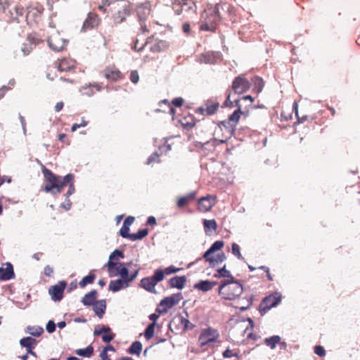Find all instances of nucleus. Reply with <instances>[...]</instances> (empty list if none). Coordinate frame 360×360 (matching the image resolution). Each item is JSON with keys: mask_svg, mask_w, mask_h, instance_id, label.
<instances>
[{"mask_svg": "<svg viewBox=\"0 0 360 360\" xmlns=\"http://www.w3.org/2000/svg\"><path fill=\"white\" fill-rule=\"evenodd\" d=\"M65 84H72V81L69 79H64V78H60V83L58 84V87L60 89H65Z\"/></svg>", "mask_w": 360, "mask_h": 360, "instance_id": "obj_58", "label": "nucleus"}, {"mask_svg": "<svg viewBox=\"0 0 360 360\" xmlns=\"http://www.w3.org/2000/svg\"><path fill=\"white\" fill-rule=\"evenodd\" d=\"M106 309V302L105 300H101L95 302L94 304V311L95 314L101 319Z\"/></svg>", "mask_w": 360, "mask_h": 360, "instance_id": "obj_31", "label": "nucleus"}, {"mask_svg": "<svg viewBox=\"0 0 360 360\" xmlns=\"http://www.w3.org/2000/svg\"><path fill=\"white\" fill-rule=\"evenodd\" d=\"M42 172L46 181L44 191L53 194L60 193L64 186H65L64 177L61 178L60 176H56L46 167L42 169Z\"/></svg>", "mask_w": 360, "mask_h": 360, "instance_id": "obj_2", "label": "nucleus"}, {"mask_svg": "<svg viewBox=\"0 0 360 360\" xmlns=\"http://www.w3.org/2000/svg\"><path fill=\"white\" fill-rule=\"evenodd\" d=\"M104 267L108 268L110 277L120 276L122 278H125L129 276V270L124 266L123 263L108 261L104 265Z\"/></svg>", "mask_w": 360, "mask_h": 360, "instance_id": "obj_9", "label": "nucleus"}, {"mask_svg": "<svg viewBox=\"0 0 360 360\" xmlns=\"http://www.w3.org/2000/svg\"><path fill=\"white\" fill-rule=\"evenodd\" d=\"M180 270V268H176L174 266H168L163 270L159 269V281L163 280L165 275H170L172 274L176 273Z\"/></svg>", "mask_w": 360, "mask_h": 360, "instance_id": "obj_37", "label": "nucleus"}, {"mask_svg": "<svg viewBox=\"0 0 360 360\" xmlns=\"http://www.w3.org/2000/svg\"><path fill=\"white\" fill-rule=\"evenodd\" d=\"M101 19L98 15L94 12H90L83 23L82 31L86 32L87 30L97 27L101 24Z\"/></svg>", "mask_w": 360, "mask_h": 360, "instance_id": "obj_17", "label": "nucleus"}, {"mask_svg": "<svg viewBox=\"0 0 360 360\" xmlns=\"http://www.w3.org/2000/svg\"><path fill=\"white\" fill-rule=\"evenodd\" d=\"M27 332L33 336H40L44 333L41 327L29 326L27 328Z\"/></svg>", "mask_w": 360, "mask_h": 360, "instance_id": "obj_47", "label": "nucleus"}, {"mask_svg": "<svg viewBox=\"0 0 360 360\" xmlns=\"http://www.w3.org/2000/svg\"><path fill=\"white\" fill-rule=\"evenodd\" d=\"M134 220L135 218L134 217L129 216L124 219L123 224L130 226L134 223Z\"/></svg>", "mask_w": 360, "mask_h": 360, "instance_id": "obj_61", "label": "nucleus"}, {"mask_svg": "<svg viewBox=\"0 0 360 360\" xmlns=\"http://www.w3.org/2000/svg\"><path fill=\"white\" fill-rule=\"evenodd\" d=\"M120 233L122 237L129 239L131 234L129 233V226L122 224V228L120 230Z\"/></svg>", "mask_w": 360, "mask_h": 360, "instance_id": "obj_51", "label": "nucleus"}, {"mask_svg": "<svg viewBox=\"0 0 360 360\" xmlns=\"http://www.w3.org/2000/svg\"><path fill=\"white\" fill-rule=\"evenodd\" d=\"M12 15H13V18L17 20L18 17L22 16L24 13V8L20 6H16L14 8V11H11Z\"/></svg>", "mask_w": 360, "mask_h": 360, "instance_id": "obj_49", "label": "nucleus"}, {"mask_svg": "<svg viewBox=\"0 0 360 360\" xmlns=\"http://www.w3.org/2000/svg\"><path fill=\"white\" fill-rule=\"evenodd\" d=\"M124 257V255L122 251L115 250L110 254L108 261H111L112 262H119L118 260Z\"/></svg>", "mask_w": 360, "mask_h": 360, "instance_id": "obj_45", "label": "nucleus"}, {"mask_svg": "<svg viewBox=\"0 0 360 360\" xmlns=\"http://www.w3.org/2000/svg\"><path fill=\"white\" fill-rule=\"evenodd\" d=\"M282 299L281 292H275L266 297L262 301L259 305V311L262 314L266 313L270 309L278 305Z\"/></svg>", "mask_w": 360, "mask_h": 360, "instance_id": "obj_8", "label": "nucleus"}, {"mask_svg": "<svg viewBox=\"0 0 360 360\" xmlns=\"http://www.w3.org/2000/svg\"><path fill=\"white\" fill-rule=\"evenodd\" d=\"M44 274L45 276L51 277L53 275V269L49 265H46L44 269Z\"/></svg>", "mask_w": 360, "mask_h": 360, "instance_id": "obj_57", "label": "nucleus"}, {"mask_svg": "<svg viewBox=\"0 0 360 360\" xmlns=\"http://www.w3.org/2000/svg\"><path fill=\"white\" fill-rule=\"evenodd\" d=\"M172 148V146H171V144H169V143H164L163 145H162L160 147H159V149L162 151V152H165V153L167 152H168L169 150H170Z\"/></svg>", "mask_w": 360, "mask_h": 360, "instance_id": "obj_62", "label": "nucleus"}, {"mask_svg": "<svg viewBox=\"0 0 360 360\" xmlns=\"http://www.w3.org/2000/svg\"><path fill=\"white\" fill-rule=\"evenodd\" d=\"M58 140L60 141H61L62 143L66 144V145H70V141L68 139L67 136L65 134H60L58 135Z\"/></svg>", "mask_w": 360, "mask_h": 360, "instance_id": "obj_59", "label": "nucleus"}, {"mask_svg": "<svg viewBox=\"0 0 360 360\" xmlns=\"http://www.w3.org/2000/svg\"><path fill=\"white\" fill-rule=\"evenodd\" d=\"M243 285L233 277L231 280H223L219 286V295L224 300H234L242 295Z\"/></svg>", "mask_w": 360, "mask_h": 360, "instance_id": "obj_1", "label": "nucleus"}, {"mask_svg": "<svg viewBox=\"0 0 360 360\" xmlns=\"http://www.w3.org/2000/svg\"><path fill=\"white\" fill-rule=\"evenodd\" d=\"M44 12L43 8L39 6L28 8L26 13V21L30 26L37 25L41 20V15Z\"/></svg>", "mask_w": 360, "mask_h": 360, "instance_id": "obj_13", "label": "nucleus"}, {"mask_svg": "<svg viewBox=\"0 0 360 360\" xmlns=\"http://www.w3.org/2000/svg\"><path fill=\"white\" fill-rule=\"evenodd\" d=\"M236 105H238V108L235 110L231 115H229L228 118V121H224L221 122L219 125V129H221V126H224V127H226V124H229L230 125V129H229V131L230 134H231L236 126L238 124L239 119L240 117V115L243 114L240 109V105L238 104V101H236Z\"/></svg>", "mask_w": 360, "mask_h": 360, "instance_id": "obj_15", "label": "nucleus"}, {"mask_svg": "<svg viewBox=\"0 0 360 360\" xmlns=\"http://www.w3.org/2000/svg\"><path fill=\"white\" fill-rule=\"evenodd\" d=\"M57 63L60 71H70L75 67V61L69 58L59 59Z\"/></svg>", "mask_w": 360, "mask_h": 360, "instance_id": "obj_26", "label": "nucleus"}, {"mask_svg": "<svg viewBox=\"0 0 360 360\" xmlns=\"http://www.w3.org/2000/svg\"><path fill=\"white\" fill-rule=\"evenodd\" d=\"M182 299L183 296L180 292L173 294L162 299L159 303V307H162L161 309H159V316L162 313H166L169 309L177 305Z\"/></svg>", "mask_w": 360, "mask_h": 360, "instance_id": "obj_10", "label": "nucleus"}, {"mask_svg": "<svg viewBox=\"0 0 360 360\" xmlns=\"http://www.w3.org/2000/svg\"><path fill=\"white\" fill-rule=\"evenodd\" d=\"M203 225L205 232H207L208 230L216 231L217 228V224L214 219H205Z\"/></svg>", "mask_w": 360, "mask_h": 360, "instance_id": "obj_43", "label": "nucleus"}, {"mask_svg": "<svg viewBox=\"0 0 360 360\" xmlns=\"http://www.w3.org/2000/svg\"><path fill=\"white\" fill-rule=\"evenodd\" d=\"M142 350V345L140 342L136 341L132 343L129 349V354H135L139 355Z\"/></svg>", "mask_w": 360, "mask_h": 360, "instance_id": "obj_44", "label": "nucleus"}, {"mask_svg": "<svg viewBox=\"0 0 360 360\" xmlns=\"http://www.w3.org/2000/svg\"><path fill=\"white\" fill-rule=\"evenodd\" d=\"M172 6L176 15H180L182 13L183 6H187L188 8L191 9L192 5H194L193 0H171Z\"/></svg>", "mask_w": 360, "mask_h": 360, "instance_id": "obj_23", "label": "nucleus"}, {"mask_svg": "<svg viewBox=\"0 0 360 360\" xmlns=\"http://www.w3.org/2000/svg\"><path fill=\"white\" fill-rule=\"evenodd\" d=\"M100 356L102 360H111L110 358L108 356L107 352H105L104 349L101 351Z\"/></svg>", "mask_w": 360, "mask_h": 360, "instance_id": "obj_64", "label": "nucleus"}, {"mask_svg": "<svg viewBox=\"0 0 360 360\" xmlns=\"http://www.w3.org/2000/svg\"><path fill=\"white\" fill-rule=\"evenodd\" d=\"M110 331H111V329L108 326H102V327L97 326L94 331V335L95 336H98L103 333L105 334V333H110Z\"/></svg>", "mask_w": 360, "mask_h": 360, "instance_id": "obj_48", "label": "nucleus"}, {"mask_svg": "<svg viewBox=\"0 0 360 360\" xmlns=\"http://www.w3.org/2000/svg\"><path fill=\"white\" fill-rule=\"evenodd\" d=\"M66 287L67 282L65 281H60L56 284L51 285L49 288V294L51 300L55 302L61 301Z\"/></svg>", "mask_w": 360, "mask_h": 360, "instance_id": "obj_12", "label": "nucleus"}, {"mask_svg": "<svg viewBox=\"0 0 360 360\" xmlns=\"http://www.w3.org/2000/svg\"><path fill=\"white\" fill-rule=\"evenodd\" d=\"M217 14L214 15V21H220L221 19H226L232 22L236 21V8L229 3H221L215 6Z\"/></svg>", "mask_w": 360, "mask_h": 360, "instance_id": "obj_6", "label": "nucleus"}, {"mask_svg": "<svg viewBox=\"0 0 360 360\" xmlns=\"http://www.w3.org/2000/svg\"><path fill=\"white\" fill-rule=\"evenodd\" d=\"M220 337L217 329L207 327L201 330L198 342L200 347L207 349L212 347L214 344L219 341Z\"/></svg>", "mask_w": 360, "mask_h": 360, "instance_id": "obj_4", "label": "nucleus"}, {"mask_svg": "<svg viewBox=\"0 0 360 360\" xmlns=\"http://www.w3.org/2000/svg\"><path fill=\"white\" fill-rule=\"evenodd\" d=\"M224 243L222 240L215 241L211 247L204 253L202 257L205 261L208 262L210 266L214 267L219 263H221L226 259V255L224 252L219 253L216 257H211V255L214 254L216 251L221 250L224 247Z\"/></svg>", "mask_w": 360, "mask_h": 360, "instance_id": "obj_5", "label": "nucleus"}, {"mask_svg": "<svg viewBox=\"0 0 360 360\" xmlns=\"http://www.w3.org/2000/svg\"><path fill=\"white\" fill-rule=\"evenodd\" d=\"M75 353L79 356L89 358L94 354V347L91 345H89L86 348L76 349Z\"/></svg>", "mask_w": 360, "mask_h": 360, "instance_id": "obj_38", "label": "nucleus"}, {"mask_svg": "<svg viewBox=\"0 0 360 360\" xmlns=\"http://www.w3.org/2000/svg\"><path fill=\"white\" fill-rule=\"evenodd\" d=\"M219 103L212 101H207L205 103V106L200 107L196 112L202 115H212L218 110Z\"/></svg>", "mask_w": 360, "mask_h": 360, "instance_id": "obj_21", "label": "nucleus"}, {"mask_svg": "<svg viewBox=\"0 0 360 360\" xmlns=\"http://www.w3.org/2000/svg\"><path fill=\"white\" fill-rule=\"evenodd\" d=\"M148 231L147 229H141L139 231L136 233H131L129 240L132 241L141 240L145 236H146L148 235Z\"/></svg>", "mask_w": 360, "mask_h": 360, "instance_id": "obj_46", "label": "nucleus"}, {"mask_svg": "<svg viewBox=\"0 0 360 360\" xmlns=\"http://www.w3.org/2000/svg\"><path fill=\"white\" fill-rule=\"evenodd\" d=\"M251 83L245 77L244 75H240L233 79L231 85V90L235 94H243L246 92L250 88Z\"/></svg>", "mask_w": 360, "mask_h": 360, "instance_id": "obj_11", "label": "nucleus"}, {"mask_svg": "<svg viewBox=\"0 0 360 360\" xmlns=\"http://www.w3.org/2000/svg\"><path fill=\"white\" fill-rule=\"evenodd\" d=\"M36 339L31 337H25L20 340V344L22 347H25L26 350L30 349H34L37 345Z\"/></svg>", "mask_w": 360, "mask_h": 360, "instance_id": "obj_34", "label": "nucleus"}, {"mask_svg": "<svg viewBox=\"0 0 360 360\" xmlns=\"http://www.w3.org/2000/svg\"><path fill=\"white\" fill-rule=\"evenodd\" d=\"M139 44V40L136 39L135 41H134V44L132 46V49H134L135 51H141L144 47H148L149 46L150 49L153 51V52H155L156 50H157V46L156 45H155L154 46H152L150 44V42L148 41H145L144 44H142L141 45H139L138 44Z\"/></svg>", "mask_w": 360, "mask_h": 360, "instance_id": "obj_40", "label": "nucleus"}, {"mask_svg": "<svg viewBox=\"0 0 360 360\" xmlns=\"http://www.w3.org/2000/svg\"><path fill=\"white\" fill-rule=\"evenodd\" d=\"M314 353L316 355L322 357V356H324L326 355V350L323 348V347H322L321 345H316L314 347Z\"/></svg>", "mask_w": 360, "mask_h": 360, "instance_id": "obj_54", "label": "nucleus"}, {"mask_svg": "<svg viewBox=\"0 0 360 360\" xmlns=\"http://www.w3.org/2000/svg\"><path fill=\"white\" fill-rule=\"evenodd\" d=\"M130 80L131 82L136 84L139 80V75L136 70H132L130 73Z\"/></svg>", "mask_w": 360, "mask_h": 360, "instance_id": "obj_55", "label": "nucleus"}, {"mask_svg": "<svg viewBox=\"0 0 360 360\" xmlns=\"http://www.w3.org/2000/svg\"><path fill=\"white\" fill-rule=\"evenodd\" d=\"M15 276L13 268L11 264L6 263V267H0V280L7 281Z\"/></svg>", "mask_w": 360, "mask_h": 360, "instance_id": "obj_27", "label": "nucleus"}, {"mask_svg": "<svg viewBox=\"0 0 360 360\" xmlns=\"http://www.w3.org/2000/svg\"><path fill=\"white\" fill-rule=\"evenodd\" d=\"M158 283V270L154 271V274L150 278H144L141 281V285L149 292L155 290V286Z\"/></svg>", "mask_w": 360, "mask_h": 360, "instance_id": "obj_24", "label": "nucleus"}, {"mask_svg": "<svg viewBox=\"0 0 360 360\" xmlns=\"http://www.w3.org/2000/svg\"><path fill=\"white\" fill-rule=\"evenodd\" d=\"M242 302H243L241 304H238V305L237 306V307L241 310L248 309L252 304V300L250 298H243Z\"/></svg>", "mask_w": 360, "mask_h": 360, "instance_id": "obj_50", "label": "nucleus"}, {"mask_svg": "<svg viewBox=\"0 0 360 360\" xmlns=\"http://www.w3.org/2000/svg\"><path fill=\"white\" fill-rule=\"evenodd\" d=\"M216 203V196L208 195L198 200V210L202 212L210 211Z\"/></svg>", "mask_w": 360, "mask_h": 360, "instance_id": "obj_18", "label": "nucleus"}, {"mask_svg": "<svg viewBox=\"0 0 360 360\" xmlns=\"http://www.w3.org/2000/svg\"><path fill=\"white\" fill-rule=\"evenodd\" d=\"M223 356L224 358H230L231 356H237L236 354H233L232 350L229 349H226L224 352H223Z\"/></svg>", "mask_w": 360, "mask_h": 360, "instance_id": "obj_63", "label": "nucleus"}, {"mask_svg": "<svg viewBox=\"0 0 360 360\" xmlns=\"http://www.w3.org/2000/svg\"><path fill=\"white\" fill-rule=\"evenodd\" d=\"M178 122L184 129L190 130L195 127L196 120L193 115L187 111H184L179 115Z\"/></svg>", "mask_w": 360, "mask_h": 360, "instance_id": "obj_16", "label": "nucleus"}, {"mask_svg": "<svg viewBox=\"0 0 360 360\" xmlns=\"http://www.w3.org/2000/svg\"><path fill=\"white\" fill-rule=\"evenodd\" d=\"M115 336V335L110 331V333H105L102 335V340L104 342H110L114 339Z\"/></svg>", "mask_w": 360, "mask_h": 360, "instance_id": "obj_53", "label": "nucleus"}, {"mask_svg": "<svg viewBox=\"0 0 360 360\" xmlns=\"http://www.w3.org/2000/svg\"><path fill=\"white\" fill-rule=\"evenodd\" d=\"M195 198V193H191L187 195L179 198L177 200V206L179 208H182L186 206L191 201L194 200Z\"/></svg>", "mask_w": 360, "mask_h": 360, "instance_id": "obj_35", "label": "nucleus"}, {"mask_svg": "<svg viewBox=\"0 0 360 360\" xmlns=\"http://www.w3.org/2000/svg\"><path fill=\"white\" fill-rule=\"evenodd\" d=\"M190 321H188V319H186V318H184V317H181V324L184 326V329H188V328H193V325L191 324V326L189 327V324H190Z\"/></svg>", "mask_w": 360, "mask_h": 360, "instance_id": "obj_60", "label": "nucleus"}, {"mask_svg": "<svg viewBox=\"0 0 360 360\" xmlns=\"http://www.w3.org/2000/svg\"><path fill=\"white\" fill-rule=\"evenodd\" d=\"M232 253L236 256L239 259H243L240 252V247L238 244L233 243L231 247Z\"/></svg>", "mask_w": 360, "mask_h": 360, "instance_id": "obj_52", "label": "nucleus"}, {"mask_svg": "<svg viewBox=\"0 0 360 360\" xmlns=\"http://www.w3.org/2000/svg\"><path fill=\"white\" fill-rule=\"evenodd\" d=\"M216 285V281H200L194 285V288L202 292H207L212 290Z\"/></svg>", "mask_w": 360, "mask_h": 360, "instance_id": "obj_29", "label": "nucleus"}, {"mask_svg": "<svg viewBox=\"0 0 360 360\" xmlns=\"http://www.w3.org/2000/svg\"><path fill=\"white\" fill-rule=\"evenodd\" d=\"M281 337L278 335H273L264 340V343L271 349H274L278 343H280Z\"/></svg>", "mask_w": 360, "mask_h": 360, "instance_id": "obj_39", "label": "nucleus"}, {"mask_svg": "<svg viewBox=\"0 0 360 360\" xmlns=\"http://www.w3.org/2000/svg\"><path fill=\"white\" fill-rule=\"evenodd\" d=\"M47 41L49 47L55 51H63L68 44V41L61 36L60 33L56 30H52L50 33Z\"/></svg>", "mask_w": 360, "mask_h": 360, "instance_id": "obj_7", "label": "nucleus"}, {"mask_svg": "<svg viewBox=\"0 0 360 360\" xmlns=\"http://www.w3.org/2000/svg\"><path fill=\"white\" fill-rule=\"evenodd\" d=\"M41 42V40L34 34H30L26 41L22 44V51L25 56L28 55L32 49Z\"/></svg>", "mask_w": 360, "mask_h": 360, "instance_id": "obj_20", "label": "nucleus"}, {"mask_svg": "<svg viewBox=\"0 0 360 360\" xmlns=\"http://www.w3.org/2000/svg\"><path fill=\"white\" fill-rule=\"evenodd\" d=\"M251 82L253 84L252 91L257 94L261 93L264 86V82L262 78L258 76H255L252 78Z\"/></svg>", "mask_w": 360, "mask_h": 360, "instance_id": "obj_32", "label": "nucleus"}, {"mask_svg": "<svg viewBox=\"0 0 360 360\" xmlns=\"http://www.w3.org/2000/svg\"><path fill=\"white\" fill-rule=\"evenodd\" d=\"M217 14V9L211 12L209 16L206 18L205 21L200 25V30L204 31H214L217 23L219 21H214V15Z\"/></svg>", "mask_w": 360, "mask_h": 360, "instance_id": "obj_22", "label": "nucleus"}, {"mask_svg": "<svg viewBox=\"0 0 360 360\" xmlns=\"http://www.w3.org/2000/svg\"><path fill=\"white\" fill-rule=\"evenodd\" d=\"M96 275L92 273H89V275L84 277L79 283L81 288H84L88 284H91L94 282Z\"/></svg>", "mask_w": 360, "mask_h": 360, "instance_id": "obj_42", "label": "nucleus"}, {"mask_svg": "<svg viewBox=\"0 0 360 360\" xmlns=\"http://www.w3.org/2000/svg\"><path fill=\"white\" fill-rule=\"evenodd\" d=\"M169 285L171 288L182 289L186 283V277L185 276H174L169 280Z\"/></svg>", "mask_w": 360, "mask_h": 360, "instance_id": "obj_28", "label": "nucleus"}, {"mask_svg": "<svg viewBox=\"0 0 360 360\" xmlns=\"http://www.w3.org/2000/svg\"><path fill=\"white\" fill-rule=\"evenodd\" d=\"M103 72L104 77L111 82H117L124 78L122 73L115 66L106 67Z\"/></svg>", "mask_w": 360, "mask_h": 360, "instance_id": "obj_19", "label": "nucleus"}, {"mask_svg": "<svg viewBox=\"0 0 360 360\" xmlns=\"http://www.w3.org/2000/svg\"><path fill=\"white\" fill-rule=\"evenodd\" d=\"M139 269H136L131 276L125 278H120L111 281L109 284V290L112 292H117L122 288H127L131 281H132L137 276Z\"/></svg>", "mask_w": 360, "mask_h": 360, "instance_id": "obj_14", "label": "nucleus"}, {"mask_svg": "<svg viewBox=\"0 0 360 360\" xmlns=\"http://www.w3.org/2000/svg\"><path fill=\"white\" fill-rule=\"evenodd\" d=\"M216 278H226V280H231V277H233L231 272L226 269V265L222 268L217 269V274L214 276Z\"/></svg>", "mask_w": 360, "mask_h": 360, "instance_id": "obj_41", "label": "nucleus"}, {"mask_svg": "<svg viewBox=\"0 0 360 360\" xmlns=\"http://www.w3.org/2000/svg\"><path fill=\"white\" fill-rule=\"evenodd\" d=\"M158 319V315L156 314H152L150 315V319L153 321L152 323H150L146 329L145 331V338L147 340L150 339L154 334V328L156 322V319Z\"/></svg>", "mask_w": 360, "mask_h": 360, "instance_id": "obj_33", "label": "nucleus"}, {"mask_svg": "<svg viewBox=\"0 0 360 360\" xmlns=\"http://www.w3.org/2000/svg\"><path fill=\"white\" fill-rule=\"evenodd\" d=\"M97 291L96 290H93L84 295L82 302L85 306L94 305L96 302V300L97 298Z\"/></svg>", "mask_w": 360, "mask_h": 360, "instance_id": "obj_30", "label": "nucleus"}, {"mask_svg": "<svg viewBox=\"0 0 360 360\" xmlns=\"http://www.w3.org/2000/svg\"><path fill=\"white\" fill-rule=\"evenodd\" d=\"M112 10L115 13L112 15L114 24H120L126 20L131 14V4L124 0H117L112 3Z\"/></svg>", "mask_w": 360, "mask_h": 360, "instance_id": "obj_3", "label": "nucleus"}, {"mask_svg": "<svg viewBox=\"0 0 360 360\" xmlns=\"http://www.w3.org/2000/svg\"><path fill=\"white\" fill-rule=\"evenodd\" d=\"M46 330L49 333H52L56 330V324L53 321H49L46 324Z\"/></svg>", "mask_w": 360, "mask_h": 360, "instance_id": "obj_56", "label": "nucleus"}, {"mask_svg": "<svg viewBox=\"0 0 360 360\" xmlns=\"http://www.w3.org/2000/svg\"><path fill=\"white\" fill-rule=\"evenodd\" d=\"M184 103V100L181 97H178L172 100L169 103L167 100L165 99L160 102V105H165L168 110V113L174 117L175 115V110L173 106L181 107Z\"/></svg>", "mask_w": 360, "mask_h": 360, "instance_id": "obj_25", "label": "nucleus"}, {"mask_svg": "<svg viewBox=\"0 0 360 360\" xmlns=\"http://www.w3.org/2000/svg\"><path fill=\"white\" fill-rule=\"evenodd\" d=\"M74 179L75 176L72 174H68L64 176V182H65V186L69 185V188L67 192L68 197L72 195L75 191Z\"/></svg>", "mask_w": 360, "mask_h": 360, "instance_id": "obj_36", "label": "nucleus"}]
</instances>
